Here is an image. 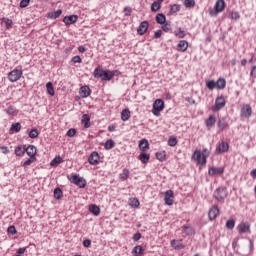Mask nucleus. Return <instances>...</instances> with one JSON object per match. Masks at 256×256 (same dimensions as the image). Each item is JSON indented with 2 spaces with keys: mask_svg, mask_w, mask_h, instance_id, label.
<instances>
[{
  "mask_svg": "<svg viewBox=\"0 0 256 256\" xmlns=\"http://www.w3.org/2000/svg\"><path fill=\"white\" fill-rule=\"evenodd\" d=\"M0 149L4 155L9 154V148L7 146H1Z\"/></svg>",
  "mask_w": 256,
  "mask_h": 256,
  "instance_id": "0e129e2a",
  "label": "nucleus"
},
{
  "mask_svg": "<svg viewBox=\"0 0 256 256\" xmlns=\"http://www.w3.org/2000/svg\"><path fill=\"white\" fill-rule=\"evenodd\" d=\"M129 201L130 207H133L134 209H137V207L140 205L139 199L137 198H130Z\"/></svg>",
  "mask_w": 256,
  "mask_h": 256,
  "instance_id": "58836bf2",
  "label": "nucleus"
},
{
  "mask_svg": "<svg viewBox=\"0 0 256 256\" xmlns=\"http://www.w3.org/2000/svg\"><path fill=\"white\" fill-rule=\"evenodd\" d=\"M174 35H176V37H179V39H183V37H185V31L181 29L175 30Z\"/></svg>",
  "mask_w": 256,
  "mask_h": 256,
  "instance_id": "3c124183",
  "label": "nucleus"
},
{
  "mask_svg": "<svg viewBox=\"0 0 256 256\" xmlns=\"http://www.w3.org/2000/svg\"><path fill=\"white\" fill-rule=\"evenodd\" d=\"M83 60L81 59V56L77 55L72 57V63H82Z\"/></svg>",
  "mask_w": 256,
  "mask_h": 256,
  "instance_id": "13d9d810",
  "label": "nucleus"
},
{
  "mask_svg": "<svg viewBox=\"0 0 256 256\" xmlns=\"http://www.w3.org/2000/svg\"><path fill=\"white\" fill-rule=\"evenodd\" d=\"M227 17L231 21H239L241 19V14L239 12L233 11V10H228L227 11Z\"/></svg>",
  "mask_w": 256,
  "mask_h": 256,
  "instance_id": "6ab92c4d",
  "label": "nucleus"
},
{
  "mask_svg": "<svg viewBox=\"0 0 256 256\" xmlns=\"http://www.w3.org/2000/svg\"><path fill=\"white\" fill-rule=\"evenodd\" d=\"M226 229H235V220L234 219H229L227 222H226Z\"/></svg>",
  "mask_w": 256,
  "mask_h": 256,
  "instance_id": "8fccbe9b",
  "label": "nucleus"
},
{
  "mask_svg": "<svg viewBox=\"0 0 256 256\" xmlns=\"http://www.w3.org/2000/svg\"><path fill=\"white\" fill-rule=\"evenodd\" d=\"M240 115L244 119H249L251 115H253V108H251L250 104H244L240 110Z\"/></svg>",
  "mask_w": 256,
  "mask_h": 256,
  "instance_id": "1a4fd4ad",
  "label": "nucleus"
},
{
  "mask_svg": "<svg viewBox=\"0 0 256 256\" xmlns=\"http://www.w3.org/2000/svg\"><path fill=\"white\" fill-rule=\"evenodd\" d=\"M83 246L84 247H91V240L89 239H86L83 241Z\"/></svg>",
  "mask_w": 256,
  "mask_h": 256,
  "instance_id": "338daca9",
  "label": "nucleus"
},
{
  "mask_svg": "<svg viewBox=\"0 0 256 256\" xmlns=\"http://www.w3.org/2000/svg\"><path fill=\"white\" fill-rule=\"evenodd\" d=\"M217 126L220 129V131H223L224 129H227V127H229V124L227 123L225 118H222V119L218 120Z\"/></svg>",
  "mask_w": 256,
  "mask_h": 256,
  "instance_id": "2f4dec72",
  "label": "nucleus"
},
{
  "mask_svg": "<svg viewBox=\"0 0 256 256\" xmlns=\"http://www.w3.org/2000/svg\"><path fill=\"white\" fill-rule=\"evenodd\" d=\"M2 23H5L6 29H11L13 27V20L9 18H2Z\"/></svg>",
  "mask_w": 256,
  "mask_h": 256,
  "instance_id": "79ce46f5",
  "label": "nucleus"
},
{
  "mask_svg": "<svg viewBox=\"0 0 256 256\" xmlns=\"http://www.w3.org/2000/svg\"><path fill=\"white\" fill-rule=\"evenodd\" d=\"M201 153H202V156L205 157L206 159L207 157H209V155H211V152L207 148L203 149Z\"/></svg>",
  "mask_w": 256,
  "mask_h": 256,
  "instance_id": "680f3d73",
  "label": "nucleus"
},
{
  "mask_svg": "<svg viewBox=\"0 0 256 256\" xmlns=\"http://www.w3.org/2000/svg\"><path fill=\"white\" fill-rule=\"evenodd\" d=\"M147 29H149V22L148 21L141 22L137 28L138 35H143L144 33H147Z\"/></svg>",
  "mask_w": 256,
  "mask_h": 256,
  "instance_id": "f3484780",
  "label": "nucleus"
},
{
  "mask_svg": "<svg viewBox=\"0 0 256 256\" xmlns=\"http://www.w3.org/2000/svg\"><path fill=\"white\" fill-rule=\"evenodd\" d=\"M6 113L7 115H14L15 114V109L13 108V106H10L6 109Z\"/></svg>",
  "mask_w": 256,
  "mask_h": 256,
  "instance_id": "052dcab7",
  "label": "nucleus"
},
{
  "mask_svg": "<svg viewBox=\"0 0 256 256\" xmlns=\"http://www.w3.org/2000/svg\"><path fill=\"white\" fill-rule=\"evenodd\" d=\"M227 105V101L225 100V97L219 96L215 100V105L212 107L213 113H217V111H221L223 107Z\"/></svg>",
  "mask_w": 256,
  "mask_h": 256,
  "instance_id": "423d86ee",
  "label": "nucleus"
},
{
  "mask_svg": "<svg viewBox=\"0 0 256 256\" xmlns=\"http://www.w3.org/2000/svg\"><path fill=\"white\" fill-rule=\"evenodd\" d=\"M121 119L122 121H129V119H131V111H129V109L122 110Z\"/></svg>",
  "mask_w": 256,
  "mask_h": 256,
  "instance_id": "7c9ffc66",
  "label": "nucleus"
},
{
  "mask_svg": "<svg viewBox=\"0 0 256 256\" xmlns=\"http://www.w3.org/2000/svg\"><path fill=\"white\" fill-rule=\"evenodd\" d=\"M61 163V156H56L51 162L50 165L53 167L54 165H59Z\"/></svg>",
  "mask_w": 256,
  "mask_h": 256,
  "instance_id": "864d4df0",
  "label": "nucleus"
},
{
  "mask_svg": "<svg viewBox=\"0 0 256 256\" xmlns=\"http://www.w3.org/2000/svg\"><path fill=\"white\" fill-rule=\"evenodd\" d=\"M227 151H229V143L222 141L217 144V146H216V154L217 155L227 153Z\"/></svg>",
  "mask_w": 256,
  "mask_h": 256,
  "instance_id": "9d476101",
  "label": "nucleus"
},
{
  "mask_svg": "<svg viewBox=\"0 0 256 256\" xmlns=\"http://www.w3.org/2000/svg\"><path fill=\"white\" fill-rule=\"evenodd\" d=\"M138 159L141 161V163L147 164L149 163V159H151V155L145 153V152H141Z\"/></svg>",
  "mask_w": 256,
  "mask_h": 256,
  "instance_id": "a878e982",
  "label": "nucleus"
},
{
  "mask_svg": "<svg viewBox=\"0 0 256 256\" xmlns=\"http://www.w3.org/2000/svg\"><path fill=\"white\" fill-rule=\"evenodd\" d=\"M69 181H71V183L74 185H77V187H80V189H85V186L87 185V181L79 177L77 174H74L71 178H69Z\"/></svg>",
  "mask_w": 256,
  "mask_h": 256,
  "instance_id": "0eeeda50",
  "label": "nucleus"
},
{
  "mask_svg": "<svg viewBox=\"0 0 256 256\" xmlns=\"http://www.w3.org/2000/svg\"><path fill=\"white\" fill-rule=\"evenodd\" d=\"M90 121L91 117L89 116V114L82 115V123H84L85 129H89V127H91Z\"/></svg>",
  "mask_w": 256,
  "mask_h": 256,
  "instance_id": "bb28decb",
  "label": "nucleus"
},
{
  "mask_svg": "<svg viewBox=\"0 0 256 256\" xmlns=\"http://www.w3.org/2000/svg\"><path fill=\"white\" fill-rule=\"evenodd\" d=\"M219 213H220L219 207L217 205L212 206V208H210L208 212V217L210 221H215V219L219 217Z\"/></svg>",
  "mask_w": 256,
  "mask_h": 256,
  "instance_id": "9b49d317",
  "label": "nucleus"
},
{
  "mask_svg": "<svg viewBox=\"0 0 256 256\" xmlns=\"http://www.w3.org/2000/svg\"><path fill=\"white\" fill-rule=\"evenodd\" d=\"M216 87L217 89H225V87H227V81L225 80V78H219L216 81Z\"/></svg>",
  "mask_w": 256,
  "mask_h": 256,
  "instance_id": "72a5a7b5",
  "label": "nucleus"
},
{
  "mask_svg": "<svg viewBox=\"0 0 256 256\" xmlns=\"http://www.w3.org/2000/svg\"><path fill=\"white\" fill-rule=\"evenodd\" d=\"M170 29H171V24H170L169 22H166V23L162 24V30H163L165 33L169 32Z\"/></svg>",
  "mask_w": 256,
  "mask_h": 256,
  "instance_id": "5fc2aeb1",
  "label": "nucleus"
},
{
  "mask_svg": "<svg viewBox=\"0 0 256 256\" xmlns=\"http://www.w3.org/2000/svg\"><path fill=\"white\" fill-rule=\"evenodd\" d=\"M10 131H15V133H19V131H21V123H13L10 127Z\"/></svg>",
  "mask_w": 256,
  "mask_h": 256,
  "instance_id": "37998d69",
  "label": "nucleus"
},
{
  "mask_svg": "<svg viewBox=\"0 0 256 256\" xmlns=\"http://www.w3.org/2000/svg\"><path fill=\"white\" fill-rule=\"evenodd\" d=\"M76 133H77V130H75L74 128H71L67 131L66 135L67 137H75Z\"/></svg>",
  "mask_w": 256,
  "mask_h": 256,
  "instance_id": "4d7b16f0",
  "label": "nucleus"
},
{
  "mask_svg": "<svg viewBox=\"0 0 256 256\" xmlns=\"http://www.w3.org/2000/svg\"><path fill=\"white\" fill-rule=\"evenodd\" d=\"M46 89H47L48 95H51V97H53L55 95V88H53V83L48 82L46 84Z\"/></svg>",
  "mask_w": 256,
  "mask_h": 256,
  "instance_id": "e433bc0d",
  "label": "nucleus"
},
{
  "mask_svg": "<svg viewBox=\"0 0 256 256\" xmlns=\"http://www.w3.org/2000/svg\"><path fill=\"white\" fill-rule=\"evenodd\" d=\"M181 11V5L173 4L170 6V15H174V13H179Z\"/></svg>",
  "mask_w": 256,
  "mask_h": 256,
  "instance_id": "f704fd0d",
  "label": "nucleus"
},
{
  "mask_svg": "<svg viewBox=\"0 0 256 256\" xmlns=\"http://www.w3.org/2000/svg\"><path fill=\"white\" fill-rule=\"evenodd\" d=\"M184 7H186V8L193 7V0H185L184 1Z\"/></svg>",
  "mask_w": 256,
  "mask_h": 256,
  "instance_id": "bf43d9fd",
  "label": "nucleus"
},
{
  "mask_svg": "<svg viewBox=\"0 0 256 256\" xmlns=\"http://www.w3.org/2000/svg\"><path fill=\"white\" fill-rule=\"evenodd\" d=\"M28 135L30 139H37V137H39V131L37 130V128H33Z\"/></svg>",
  "mask_w": 256,
  "mask_h": 256,
  "instance_id": "49530a36",
  "label": "nucleus"
},
{
  "mask_svg": "<svg viewBox=\"0 0 256 256\" xmlns=\"http://www.w3.org/2000/svg\"><path fill=\"white\" fill-rule=\"evenodd\" d=\"M156 23H158V25H165V23H167V17L165 16V14L158 13L156 15Z\"/></svg>",
  "mask_w": 256,
  "mask_h": 256,
  "instance_id": "5701e85b",
  "label": "nucleus"
},
{
  "mask_svg": "<svg viewBox=\"0 0 256 256\" xmlns=\"http://www.w3.org/2000/svg\"><path fill=\"white\" fill-rule=\"evenodd\" d=\"M95 79H101V81H111L115 77V72L111 70H103L102 68H95L93 72Z\"/></svg>",
  "mask_w": 256,
  "mask_h": 256,
  "instance_id": "f257e3e1",
  "label": "nucleus"
},
{
  "mask_svg": "<svg viewBox=\"0 0 256 256\" xmlns=\"http://www.w3.org/2000/svg\"><path fill=\"white\" fill-rule=\"evenodd\" d=\"M159 9H161V2H153L151 5V11H153L154 13H157V11H159Z\"/></svg>",
  "mask_w": 256,
  "mask_h": 256,
  "instance_id": "c03bdc74",
  "label": "nucleus"
},
{
  "mask_svg": "<svg viewBox=\"0 0 256 256\" xmlns=\"http://www.w3.org/2000/svg\"><path fill=\"white\" fill-rule=\"evenodd\" d=\"M25 153L29 157H37V147H35L34 145H29L28 147L25 146Z\"/></svg>",
  "mask_w": 256,
  "mask_h": 256,
  "instance_id": "a211bd4d",
  "label": "nucleus"
},
{
  "mask_svg": "<svg viewBox=\"0 0 256 256\" xmlns=\"http://www.w3.org/2000/svg\"><path fill=\"white\" fill-rule=\"evenodd\" d=\"M223 11H225V0H218L215 3L214 8L209 9V15L210 17H217V15L223 13Z\"/></svg>",
  "mask_w": 256,
  "mask_h": 256,
  "instance_id": "7ed1b4c3",
  "label": "nucleus"
},
{
  "mask_svg": "<svg viewBox=\"0 0 256 256\" xmlns=\"http://www.w3.org/2000/svg\"><path fill=\"white\" fill-rule=\"evenodd\" d=\"M250 77L256 79V65L251 68Z\"/></svg>",
  "mask_w": 256,
  "mask_h": 256,
  "instance_id": "e2e57ef3",
  "label": "nucleus"
},
{
  "mask_svg": "<svg viewBox=\"0 0 256 256\" xmlns=\"http://www.w3.org/2000/svg\"><path fill=\"white\" fill-rule=\"evenodd\" d=\"M89 211L90 213H93V215H95L96 217L101 214V208H99V206L95 204L90 205Z\"/></svg>",
  "mask_w": 256,
  "mask_h": 256,
  "instance_id": "c85d7f7f",
  "label": "nucleus"
},
{
  "mask_svg": "<svg viewBox=\"0 0 256 256\" xmlns=\"http://www.w3.org/2000/svg\"><path fill=\"white\" fill-rule=\"evenodd\" d=\"M238 233L243 234V233H251V225L249 223L241 222L238 226Z\"/></svg>",
  "mask_w": 256,
  "mask_h": 256,
  "instance_id": "f8f14e48",
  "label": "nucleus"
},
{
  "mask_svg": "<svg viewBox=\"0 0 256 256\" xmlns=\"http://www.w3.org/2000/svg\"><path fill=\"white\" fill-rule=\"evenodd\" d=\"M30 2H31V0H21L20 1L21 9H25V7H28Z\"/></svg>",
  "mask_w": 256,
  "mask_h": 256,
  "instance_id": "6e6d98bb",
  "label": "nucleus"
},
{
  "mask_svg": "<svg viewBox=\"0 0 256 256\" xmlns=\"http://www.w3.org/2000/svg\"><path fill=\"white\" fill-rule=\"evenodd\" d=\"M139 239H141V233H136V234H134V236H133V241H139Z\"/></svg>",
  "mask_w": 256,
  "mask_h": 256,
  "instance_id": "774afa93",
  "label": "nucleus"
},
{
  "mask_svg": "<svg viewBox=\"0 0 256 256\" xmlns=\"http://www.w3.org/2000/svg\"><path fill=\"white\" fill-rule=\"evenodd\" d=\"M15 155L17 157H23L25 155V146H16L15 148Z\"/></svg>",
  "mask_w": 256,
  "mask_h": 256,
  "instance_id": "473e14b6",
  "label": "nucleus"
},
{
  "mask_svg": "<svg viewBox=\"0 0 256 256\" xmlns=\"http://www.w3.org/2000/svg\"><path fill=\"white\" fill-rule=\"evenodd\" d=\"M177 143H179V141L177 140V137L171 136V137L168 139V145H169V147H175V146L177 145Z\"/></svg>",
  "mask_w": 256,
  "mask_h": 256,
  "instance_id": "de8ad7c7",
  "label": "nucleus"
},
{
  "mask_svg": "<svg viewBox=\"0 0 256 256\" xmlns=\"http://www.w3.org/2000/svg\"><path fill=\"white\" fill-rule=\"evenodd\" d=\"M163 109H165V102H163V100L161 99H156L153 103V110H152L153 115H155L156 117H159Z\"/></svg>",
  "mask_w": 256,
  "mask_h": 256,
  "instance_id": "39448f33",
  "label": "nucleus"
},
{
  "mask_svg": "<svg viewBox=\"0 0 256 256\" xmlns=\"http://www.w3.org/2000/svg\"><path fill=\"white\" fill-rule=\"evenodd\" d=\"M223 173H225V169L223 167H211L208 170V175H210V177H213L215 175H223Z\"/></svg>",
  "mask_w": 256,
  "mask_h": 256,
  "instance_id": "2eb2a0df",
  "label": "nucleus"
},
{
  "mask_svg": "<svg viewBox=\"0 0 256 256\" xmlns=\"http://www.w3.org/2000/svg\"><path fill=\"white\" fill-rule=\"evenodd\" d=\"M54 197L59 201V199H63V191L61 190V188L57 187L54 190Z\"/></svg>",
  "mask_w": 256,
  "mask_h": 256,
  "instance_id": "ea45409f",
  "label": "nucleus"
},
{
  "mask_svg": "<svg viewBox=\"0 0 256 256\" xmlns=\"http://www.w3.org/2000/svg\"><path fill=\"white\" fill-rule=\"evenodd\" d=\"M173 199H174V194H173V191L172 190H167L165 193H164V201H165V204L166 205H173Z\"/></svg>",
  "mask_w": 256,
  "mask_h": 256,
  "instance_id": "4468645a",
  "label": "nucleus"
},
{
  "mask_svg": "<svg viewBox=\"0 0 256 256\" xmlns=\"http://www.w3.org/2000/svg\"><path fill=\"white\" fill-rule=\"evenodd\" d=\"M193 157L196 160V163H197L199 169L204 167V165H207V158H205V156H203V153H201V150H195Z\"/></svg>",
  "mask_w": 256,
  "mask_h": 256,
  "instance_id": "20e7f679",
  "label": "nucleus"
},
{
  "mask_svg": "<svg viewBox=\"0 0 256 256\" xmlns=\"http://www.w3.org/2000/svg\"><path fill=\"white\" fill-rule=\"evenodd\" d=\"M104 147L107 151L113 149V147H115V141H113V139H109L105 142Z\"/></svg>",
  "mask_w": 256,
  "mask_h": 256,
  "instance_id": "4c0bfd02",
  "label": "nucleus"
},
{
  "mask_svg": "<svg viewBox=\"0 0 256 256\" xmlns=\"http://www.w3.org/2000/svg\"><path fill=\"white\" fill-rule=\"evenodd\" d=\"M187 47H189V43L185 40H181L177 45V51H187Z\"/></svg>",
  "mask_w": 256,
  "mask_h": 256,
  "instance_id": "cd10ccee",
  "label": "nucleus"
},
{
  "mask_svg": "<svg viewBox=\"0 0 256 256\" xmlns=\"http://www.w3.org/2000/svg\"><path fill=\"white\" fill-rule=\"evenodd\" d=\"M217 123V118L214 115H210L205 122L207 129H211Z\"/></svg>",
  "mask_w": 256,
  "mask_h": 256,
  "instance_id": "4be33fe9",
  "label": "nucleus"
},
{
  "mask_svg": "<svg viewBox=\"0 0 256 256\" xmlns=\"http://www.w3.org/2000/svg\"><path fill=\"white\" fill-rule=\"evenodd\" d=\"M99 159V153L97 151H94L88 157V163H90V165H99Z\"/></svg>",
  "mask_w": 256,
  "mask_h": 256,
  "instance_id": "ddd939ff",
  "label": "nucleus"
},
{
  "mask_svg": "<svg viewBox=\"0 0 256 256\" xmlns=\"http://www.w3.org/2000/svg\"><path fill=\"white\" fill-rule=\"evenodd\" d=\"M139 149L142 152L147 151V149H149V141H147V139H143L139 142Z\"/></svg>",
  "mask_w": 256,
  "mask_h": 256,
  "instance_id": "c756f323",
  "label": "nucleus"
},
{
  "mask_svg": "<svg viewBox=\"0 0 256 256\" xmlns=\"http://www.w3.org/2000/svg\"><path fill=\"white\" fill-rule=\"evenodd\" d=\"M171 247H173V249H176V251H181V249H183V240H172L170 243Z\"/></svg>",
  "mask_w": 256,
  "mask_h": 256,
  "instance_id": "aec40b11",
  "label": "nucleus"
},
{
  "mask_svg": "<svg viewBox=\"0 0 256 256\" xmlns=\"http://www.w3.org/2000/svg\"><path fill=\"white\" fill-rule=\"evenodd\" d=\"M23 76V70L14 69L8 74V79L11 83H17L19 79Z\"/></svg>",
  "mask_w": 256,
  "mask_h": 256,
  "instance_id": "6e6552de",
  "label": "nucleus"
},
{
  "mask_svg": "<svg viewBox=\"0 0 256 256\" xmlns=\"http://www.w3.org/2000/svg\"><path fill=\"white\" fill-rule=\"evenodd\" d=\"M77 21H79V16L77 15L65 16L63 18V23H65V25H73L74 23H77Z\"/></svg>",
  "mask_w": 256,
  "mask_h": 256,
  "instance_id": "dca6fc26",
  "label": "nucleus"
},
{
  "mask_svg": "<svg viewBox=\"0 0 256 256\" xmlns=\"http://www.w3.org/2000/svg\"><path fill=\"white\" fill-rule=\"evenodd\" d=\"M206 87L210 91H213V89H215V87H217V82L215 80H210V81L206 82Z\"/></svg>",
  "mask_w": 256,
  "mask_h": 256,
  "instance_id": "a18cd8bd",
  "label": "nucleus"
},
{
  "mask_svg": "<svg viewBox=\"0 0 256 256\" xmlns=\"http://www.w3.org/2000/svg\"><path fill=\"white\" fill-rule=\"evenodd\" d=\"M129 169L124 168L122 173H120L119 177L122 181H127V179H129Z\"/></svg>",
  "mask_w": 256,
  "mask_h": 256,
  "instance_id": "c9c22d12",
  "label": "nucleus"
},
{
  "mask_svg": "<svg viewBox=\"0 0 256 256\" xmlns=\"http://www.w3.org/2000/svg\"><path fill=\"white\" fill-rule=\"evenodd\" d=\"M63 13V10H61V9H58V10H56V11H54V12H49L48 14H47V18L48 19H58V17H61V14Z\"/></svg>",
  "mask_w": 256,
  "mask_h": 256,
  "instance_id": "393cba45",
  "label": "nucleus"
},
{
  "mask_svg": "<svg viewBox=\"0 0 256 256\" xmlns=\"http://www.w3.org/2000/svg\"><path fill=\"white\" fill-rule=\"evenodd\" d=\"M227 187L224 186H220L218 187L214 193H213V197L214 199H216V201H218V203H225V199H227Z\"/></svg>",
  "mask_w": 256,
  "mask_h": 256,
  "instance_id": "f03ea898",
  "label": "nucleus"
},
{
  "mask_svg": "<svg viewBox=\"0 0 256 256\" xmlns=\"http://www.w3.org/2000/svg\"><path fill=\"white\" fill-rule=\"evenodd\" d=\"M145 253V250L143 249V246L137 245L132 249V255L134 256H141Z\"/></svg>",
  "mask_w": 256,
  "mask_h": 256,
  "instance_id": "b1692460",
  "label": "nucleus"
},
{
  "mask_svg": "<svg viewBox=\"0 0 256 256\" xmlns=\"http://www.w3.org/2000/svg\"><path fill=\"white\" fill-rule=\"evenodd\" d=\"M8 235H17V229L15 226H9L7 229Z\"/></svg>",
  "mask_w": 256,
  "mask_h": 256,
  "instance_id": "603ef678",
  "label": "nucleus"
},
{
  "mask_svg": "<svg viewBox=\"0 0 256 256\" xmlns=\"http://www.w3.org/2000/svg\"><path fill=\"white\" fill-rule=\"evenodd\" d=\"M166 157H167V154L165 151L156 153V158L158 159V161L163 162V161H165Z\"/></svg>",
  "mask_w": 256,
  "mask_h": 256,
  "instance_id": "09e8293b",
  "label": "nucleus"
},
{
  "mask_svg": "<svg viewBox=\"0 0 256 256\" xmlns=\"http://www.w3.org/2000/svg\"><path fill=\"white\" fill-rule=\"evenodd\" d=\"M80 95L84 99L89 97L91 95V88H89V86H82L80 88Z\"/></svg>",
  "mask_w": 256,
  "mask_h": 256,
  "instance_id": "412c9836",
  "label": "nucleus"
},
{
  "mask_svg": "<svg viewBox=\"0 0 256 256\" xmlns=\"http://www.w3.org/2000/svg\"><path fill=\"white\" fill-rule=\"evenodd\" d=\"M37 161V157L29 156V159H27L23 164L22 167H29L32 163H35Z\"/></svg>",
  "mask_w": 256,
  "mask_h": 256,
  "instance_id": "a19ab883",
  "label": "nucleus"
},
{
  "mask_svg": "<svg viewBox=\"0 0 256 256\" xmlns=\"http://www.w3.org/2000/svg\"><path fill=\"white\" fill-rule=\"evenodd\" d=\"M131 11H132V10H131L130 7H125V8H124V13H125L126 17H130Z\"/></svg>",
  "mask_w": 256,
  "mask_h": 256,
  "instance_id": "69168bd1",
  "label": "nucleus"
}]
</instances>
